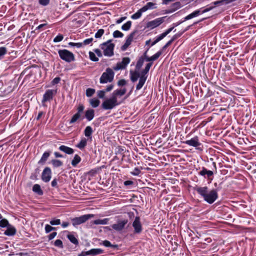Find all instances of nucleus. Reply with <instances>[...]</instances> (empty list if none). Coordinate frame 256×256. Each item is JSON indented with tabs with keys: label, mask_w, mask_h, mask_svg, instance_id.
<instances>
[{
	"label": "nucleus",
	"mask_w": 256,
	"mask_h": 256,
	"mask_svg": "<svg viewBox=\"0 0 256 256\" xmlns=\"http://www.w3.org/2000/svg\"><path fill=\"white\" fill-rule=\"evenodd\" d=\"M193 189L209 204L214 203L218 198V192L215 189L209 191L206 186L202 187L197 186L194 187Z\"/></svg>",
	"instance_id": "nucleus-1"
},
{
	"label": "nucleus",
	"mask_w": 256,
	"mask_h": 256,
	"mask_svg": "<svg viewBox=\"0 0 256 256\" xmlns=\"http://www.w3.org/2000/svg\"><path fill=\"white\" fill-rule=\"evenodd\" d=\"M213 6H210L208 8H200L198 10H196L194 12H193L192 13L186 16L185 18H184V20L182 21H179L176 23L173 24V26L174 28L175 26H177L179 24H181L182 22L186 20H189L190 19H192L194 17L198 16L199 15L202 14L206 12H209L210 10H212L213 8Z\"/></svg>",
	"instance_id": "nucleus-2"
},
{
	"label": "nucleus",
	"mask_w": 256,
	"mask_h": 256,
	"mask_svg": "<svg viewBox=\"0 0 256 256\" xmlns=\"http://www.w3.org/2000/svg\"><path fill=\"white\" fill-rule=\"evenodd\" d=\"M112 40H109L100 45V48L103 50L104 56L110 57L114 55V44L112 43Z\"/></svg>",
	"instance_id": "nucleus-3"
},
{
	"label": "nucleus",
	"mask_w": 256,
	"mask_h": 256,
	"mask_svg": "<svg viewBox=\"0 0 256 256\" xmlns=\"http://www.w3.org/2000/svg\"><path fill=\"white\" fill-rule=\"evenodd\" d=\"M152 66V63L150 62L146 64L144 69L141 72L140 78L139 79V82L138 84L136 86V90H140L142 87L144 86L146 78L147 76L146 74L150 70V67Z\"/></svg>",
	"instance_id": "nucleus-4"
},
{
	"label": "nucleus",
	"mask_w": 256,
	"mask_h": 256,
	"mask_svg": "<svg viewBox=\"0 0 256 256\" xmlns=\"http://www.w3.org/2000/svg\"><path fill=\"white\" fill-rule=\"evenodd\" d=\"M114 72L112 68H108L102 74L100 78V84L110 82L114 80Z\"/></svg>",
	"instance_id": "nucleus-5"
},
{
	"label": "nucleus",
	"mask_w": 256,
	"mask_h": 256,
	"mask_svg": "<svg viewBox=\"0 0 256 256\" xmlns=\"http://www.w3.org/2000/svg\"><path fill=\"white\" fill-rule=\"evenodd\" d=\"M58 54L60 58L66 62H70L74 60V56L73 53L67 50H60Z\"/></svg>",
	"instance_id": "nucleus-6"
},
{
	"label": "nucleus",
	"mask_w": 256,
	"mask_h": 256,
	"mask_svg": "<svg viewBox=\"0 0 256 256\" xmlns=\"http://www.w3.org/2000/svg\"><path fill=\"white\" fill-rule=\"evenodd\" d=\"M94 216V214H86L81 216L79 217L72 218L70 220L72 225L74 226H76L84 223L88 220L93 218Z\"/></svg>",
	"instance_id": "nucleus-7"
},
{
	"label": "nucleus",
	"mask_w": 256,
	"mask_h": 256,
	"mask_svg": "<svg viewBox=\"0 0 256 256\" xmlns=\"http://www.w3.org/2000/svg\"><path fill=\"white\" fill-rule=\"evenodd\" d=\"M118 100L111 97L105 100L102 104V108L105 110H112L118 106Z\"/></svg>",
	"instance_id": "nucleus-8"
},
{
	"label": "nucleus",
	"mask_w": 256,
	"mask_h": 256,
	"mask_svg": "<svg viewBox=\"0 0 256 256\" xmlns=\"http://www.w3.org/2000/svg\"><path fill=\"white\" fill-rule=\"evenodd\" d=\"M166 16H163L156 18L148 22L146 24V28L150 30L154 29L162 24L164 22Z\"/></svg>",
	"instance_id": "nucleus-9"
},
{
	"label": "nucleus",
	"mask_w": 256,
	"mask_h": 256,
	"mask_svg": "<svg viewBox=\"0 0 256 256\" xmlns=\"http://www.w3.org/2000/svg\"><path fill=\"white\" fill-rule=\"evenodd\" d=\"M132 225L134 228V232L135 234H139L142 232V228L140 222V219L139 216H136L135 218Z\"/></svg>",
	"instance_id": "nucleus-10"
},
{
	"label": "nucleus",
	"mask_w": 256,
	"mask_h": 256,
	"mask_svg": "<svg viewBox=\"0 0 256 256\" xmlns=\"http://www.w3.org/2000/svg\"><path fill=\"white\" fill-rule=\"evenodd\" d=\"M130 60L128 57L124 58L122 62H118L116 66L114 68L115 70H124L126 68L128 64L130 62Z\"/></svg>",
	"instance_id": "nucleus-11"
},
{
	"label": "nucleus",
	"mask_w": 256,
	"mask_h": 256,
	"mask_svg": "<svg viewBox=\"0 0 256 256\" xmlns=\"http://www.w3.org/2000/svg\"><path fill=\"white\" fill-rule=\"evenodd\" d=\"M128 222V219L118 220L117 223L113 224L112 227L114 230L116 231H121L124 228Z\"/></svg>",
	"instance_id": "nucleus-12"
},
{
	"label": "nucleus",
	"mask_w": 256,
	"mask_h": 256,
	"mask_svg": "<svg viewBox=\"0 0 256 256\" xmlns=\"http://www.w3.org/2000/svg\"><path fill=\"white\" fill-rule=\"evenodd\" d=\"M136 32L137 31L135 30L130 33L128 36L126 40L125 43L121 47L122 50L125 51L128 48V47L130 46L132 41L133 40L134 36Z\"/></svg>",
	"instance_id": "nucleus-13"
},
{
	"label": "nucleus",
	"mask_w": 256,
	"mask_h": 256,
	"mask_svg": "<svg viewBox=\"0 0 256 256\" xmlns=\"http://www.w3.org/2000/svg\"><path fill=\"white\" fill-rule=\"evenodd\" d=\"M56 93V90H46L44 94L42 100V102H45L48 101H50L53 98V96Z\"/></svg>",
	"instance_id": "nucleus-14"
},
{
	"label": "nucleus",
	"mask_w": 256,
	"mask_h": 256,
	"mask_svg": "<svg viewBox=\"0 0 256 256\" xmlns=\"http://www.w3.org/2000/svg\"><path fill=\"white\" fill-rule=\"evenodd\" d=\"M52 177V171L50 168L49 167H46L43 170L42 174V180L46 182H48Z\"/></svg>",
	"instance_id": "nucleus-15"
},
{
	"label": "nucleus",
	"mask_w": 256,
	"mask_h": 256,
	"mask_svg": "<svg viewBox=\"0 0 256 256\" xmlns=\"http://www.w3.org/2000/svg\"><path fill=\"white\" fill-rule=\"evenodd\" d=\"M184 142L186 144L194 147H198L201 145V144L199 141L198 137V136H196L190 140H186Z\"/></svg>",
	"instance_id": "nucleus-16"
},
{
	"label": "nucleus",
	"mask_w": 256,
	"mask_h": 256,
	"mask_svg": "<svg viewBox=\"0 0 256 256\" xmlns=\"http://www.w3.org/2000/svg\"><path fill=\"white\" fill-rule=\"evenodd\" d=\"M198 174V175L203 176L204 178H210L214 175L213 171L208 170L204 167H202V170Z\"/></svg>",
	"instance_id": "nucleus-17"
},
{
	"label": "nucleus",
	"mask_w": 256,
	"mask_h": 256,
	"mask_svg": "<svg viewBox=\"0 0 256 256\" xmlns=\"http://www.w3.org/2000/svg\"><path fill=\"white\" fill-rule=\"evenodd\" d=\"M126 92V89L124 88L122 89H117L114 90L112 94V98H114L115 100H117L118 97H120L124 96Z\"/></svg>",
	"instance_id": "nucleus-18"
},
{
	"label": "nucleus",
	"mask_w": 256,
	"mask_h": 256,
	"mask_svg": "<svg viewBox=\"0 0 256 256\" xmlns=\"http://www.w3.org/2000/svg\"><path fill=\"white\" fill-rule=\"evenodd\" d=\"M182 7V4L180 2H177L172 4L169 10L166 11V14L172 13Z\"/></svg>",
	"instance_id": "nucleus-19"
},
{
	"label": "nucleus",
	"mask_w": 256,
	"mask_h": 256,
	"mask_svg": "<svg viewBox=\"0 0 256 256\" xmlns=\"http://www.w3.org/2000/svg\"><path fill=\"white\" fill-rule=\"evenodd\" d=\"M16 228L10 224L6 230L4 232V234L8 236H13L16 233Z\"/></svg>",
	"instance_id": "nucleus-20"
},
{
	"label": "nucleus",
	"mask_w": 256,
	"mask_h": 256,
	"mask_svg": "<svg viewBox=\"0 0 256 256\" xmlns=\"http://www.w3.org/2000/svg\"><path fill=\"white\" fill-rule=\"evenodd\" d=\"M58 149L68 154H73L74 152V150L68 146H67L64 145H62Z\"/></svg>",
	"instance_id": "nucleus-21"
},
{
	"label": "nucleus",
	"mask_w": 256,
	"mask_h": 256,
	"mask_svg": "<svg viewBox=\"0 0 256 256\" xmlns=\"http://www.w3.org/2000/svg\"><path fill=\"white\" fill-rule=\"evenodd\" d=\"M156 4L152 2H148L145 6L142 8V10L145 12L148 10H153L156 8Z\"/></svg>",
	"instance_id": "nucleus-22"
},
{
	"label": "nucleus",
	"mask_w": 256,
	"mask_h": 256,
	"mask_svg": "<svg viewBox=\"0 0 256 256\" xmlns=\"http://www.w3.org/2000/svg\"><path fill=\"white\" fill-rule=\"evenodd\" d=\"M130 78L132 82H136L140 76V74L138 71L130 70Z\"/></svg>",
	"instance_id": "nucleus-23"
},
{
	"label": "nucleus",
	"mask_w": 256,
	"mask_h": 256,
	"mask_svg": "<svg viewBox=\"0 0 256 256\" xmlns=\"http://www.w3.org/2000/svg\"><path fill=\"white\" fill-rule=\"evenodd\" d=\"M94 116V110L92 109H89L85 112V117L88 121L92 120Z\"/></svg>",
	"instance_id": "nucleus-24"
},
{
	"label": "nucleus",
	"mask_w": 256,
	"mask_h": 256,
	"mask_svg": "<svg viewBox=\"0 0 256 256\" xmlns=\"http://www.w3.org/2000/svg\"><path fill=\"white\" fill-rule=\"evenodd\" d=\"M50 153L51 152L50 151H46L45 152L41 158L40 159V160H39V162H38V163L39 164H44L46 162V160H48V158L50 156Z\"/></svg>",
	"instance_id": "nucleus-25"
},
{
	"label": "nucleus",
	"mask_w": 256,
	"mask_h": 256,
	"mask_svg": "<svg viewBox=\"0 0 256 256\" xmlns=\"http://www.w3.org/2000/svg\"><path fill=\"white\" fill-rule=\"evenodd\" d=\"M87 141L88 140H86L84 138H81L80 142L76 145V146L80 150H82L86 146Z\"/></svg>",
	"instance_id": "nucleus-26"
},
{
	"label": "nucleus",
	"mask_w": 256,
	"mask_h": 256,
	"mask_svg": "<svg viewBox=\"0 0 256 256\" xmlns=\"http://www.w3.org/2000/svg\"><path fill=\"white\" fill-rule=\"evenodd\" d=\"M90 251V256H95L102 254L104 252V250L101 248H92Z\"/></svg>",
	"instance_id": "nucleus-27"
},
{
	"label": "nucleus",
	"mask_w": 256,
	"mask_h": 256,
	"mask_svg": "<svg viewBox=\"0 0 256 256\" xmlns=\"http://www.w3.org/2000/svg\"><path fill=\"white\" fill-rule=\"evenodd\" d=\"M92 132L93 130L92 127L90 126H87L84 130V134L86 137L92 139Z\"/></svg>",
	"instance_id": "nucleus-28"
},
{
	"label": "nucleus",
	"mask_w": 256,
	"mask_h": 256,
	"mask_svg": "<svg viewBox=\"0 0 256 256\" xmlns=\"http://www.w3.org/2000/svg\"><path fill=\"white\" fill-rule=\"evenodd\" d=\"M32 190L40 196L43 194V192L41 189L40 186L38 184H35L32 187Z\"/></svg>",
	"instance_id": "nucleus-29"
},
{
	"label": "nucleus",
	"mask_w": 256,
	"mask_h": 256,
	"mask_svg": "<svg viewBox=\"0 0 256 256\" xmlns=\"http://www.w3.org/2000/svg\"><path fill=\"white\" fill-rule=\"evenodd\" d=\"M109 219L108 218H106L102 220L101 219H98L96 220H94L92 222V224H108Z\"/></svg>",
	"instance_id": "nucleus-30"
},
{
	"label": "nucleus",
	"mask_w": 256,
	"mask_h": 256,
	"mask_svg": "<svg viewBox=\"0 0 256 256\" xmlns=\"http://www.w3.org/2000/svg\"><path fill=\"white\" fill-rule=\"evenodd\" d=\"M80 161V157L78 154H75L74 158L72 160L71 164L73 166L76 167Z\"/></svg>",
	"instance_id": "nucleus-31"
},
{
	"label": "nucleus",
	"mask_w": 256,
	"mask_h": 256,
	"mask_svg": "<svg viewBox=\"0 0 256 256\" xmlns=\"http://www.w3.org/2000/svg\"><path fill=\"white\" fill-rule=\"evenodd\" d=\"M90 104L92 108H96L99 106L100 101L96 98H93L90 100Z\"/></svg>",
	"instance_id": "nucleus-32"
},
{
	"label": "nucleus",
	"mask_w": 256,
	"mask_h": 256,
	"mask_svg": "<svg viewBox=\"0 0 256 256\" xmlns=\"http://www.w3.org/2000/svg\"><path fill=\"white\" fill-rule=\"evenodd\" d=\"M67 238L69 240L74 244L78 245V239L74 234H69L67 236Z\"/></svg>",
	"instance_id": "nucleus-33"
},
{
	"label": "nucleus",
	"mask_w": 256,
	"mask_h": 256,
	"mask_svg": "<svg viewBox=\"0 0 256 256\" xmlns=\"http://www.w3.org/2000/svg\"><path fill=\"white\" fill-rule=\"evenodd\" d=\"M51 163L54 168L60 167L63 164V163L61 160L56 159L52 160H51Z\"/></svg>",
	"instance_id": "nucleus-34"
},
{
	"label": "nucleus",
	"mask_w": 256,
	"mask_h": 256,
	"mask_svg": "<svg viewBox=\"0 0 256 256\" xmlns=\"http://www.w3.org/2000/svg\"><path fill=\"white\" fill-rule=\"evenodd\" d=\"M132 26V22L129 20L122 26V30L124 31L128 30Z\"/></svg>",
	"instance_id": "nucleus-35"
},
{
	"label": "nucleus",
	"mask_w": 256,
	"mask_h": 256,
	"mask_svg": "<svg viewBox=\"0 0 256 256\" xmlns=\"http://www.w3.org/2000/svg\"><path fill=\"white\" fill-rule=\"evenodd\" d=\"M143 10H142V8L139 10L137 12H136L135 14H133L131 16V18L133 20H136L140 18L142 16V14L143 12Z\"/></svg>",
	"instance_id": "nucleus-36"
},
{
	"label": "nucleus",
	"mask_w": 256,
	"mask_h": 256,
	"mask_svg": "<svg viewBox=\"0 0 256 256\" xmlns=\"http://www.w3.org/2000/svg\"><path fill=\"white\" fill-rule=\"evenodd\" d=\"M144 62V58L142 56L138 59V60L136 64V70H138L141 68V67L143 65Z\"/></svg>",
	"instance_id": "nucleus-37"
},
{
	"label": "nucleus",
	"mask_w": 256,
	"mask_h": 256,
	"mask_svg": "<svg viewBox=\"0 0 256 256\" xmlns=\"http://www.w3.org/2000/svg\"><path fill=\"white\" fill-rule=\"evenodd\" d=\"M81 116L79 114H75L69 121V124H72L76 122L80 118Z\"/></svg>",
	"instance_id": "nucleus-38"
},
{
	"label": "nucleus",
	"mask_w": 256,
	"mask_h": 256,
	"mask_svg": "<svg viewBox=\"0 0 256 256\" xmlns=\"http://www.w3.org/2000/svg\"><path fill=\"white\" fill-rule=\"evenodd\" d=\"M10 224L6 219L4 218L0 220V227L1 228H7Z\"/></svg>",
	"instance_id": "nucleus-39"
},
{
	"label": "nucleus",
	"mask_w": 256,
	"mask_h": 256,
	"mask_svg": "<svg viewBox=\"0 0 256 256\" xmlns=\"http://www.w3.org/2000/svg\"><path fill=\"white\" fill-rule=\"evenodd\" d=\"M112 36L114 38H122L124 34L118 30H116L114 32Z\"/></svg>",
	"instance_id": "nucleus-40"
},
{
	"label": "nucleus",
	"mask_w": 256,
	"mask_h": 256,
	"mask_svg": "<svg viewBox=\"0 0 256 256\" xmlns=\"http://www.w3.org/2000/svg\"><path fill=\"white\" fill-rule=\"evenodd\" d=\"M104 29H100L95 34L94 37L96 38H100L102 35L104 34Z\"/></svg>",
	"instance_id": "nucleus-41"
},
{
	"label": "nucleus",
	"mask_w": 256,
	"mask_h": 256,
	"mask_svg": "<svg viewBox=\"0 0 256 256\" xmlns=\"http://www.w3.org/2000/svg\"><path fill=\"white\" fill-rule=\"evenodd\" d=\"M142 169V168H135L134 170L130 172V174L133 176H138L141 173V170Z\"/></svg>",
	"instance_id": "nucleus-42"
},
{
	"label": "nucleus",
	"mask_w": 256,
	"mask_h": 256,
	"mask_svg": "<svg viewBox=\"0 0 256 256\" xmlns=\"http://www.w3.org/2000/svg\"><path fill=\"white\" fill-rule=\"evenodd\" d=\"M102 244H104V246L106 247H112L113 248H118V245L112 244L110 241L107 240H105L103 241Z\"/></svg>",
	"instance_id": "nucleus-43"
},
{
	"label": "nucleus",
	"mask_w": 256,
	"mask_h": 256,
	"mask_svg": "<svg viewBox=\"0 0 256 256\" xmlns=\"http://www.w3.org/2000/svg\"><path fill=\"white\" fill-rule=\"evenodd\" d=\"M88 54L91 60L93 62H98V58L96 56L94 52H89Z\"/></svg>",
	"instance_id": "nucleus-44"
},
{
	"label": "nucleus",
	"mask_w": 256,
	"mask_h": 256,
	"mask_svg": "<svg viewBox=\"0 0 256 256\" xmlns=\"http://www.w3.org/2000/svg\"><path fill=\"white\" fill-rule=\"evenodd\" d=\"M7 52L8 50L6 47H0V59L7 53Z\"/></svg>",
	"instance_id": "nucleus-45"
},
{
	"label": "nucleus",
	"mask_w": 256,
	"mask_h": 256,
	"mask_svg": "<svg viewBox=\"0 0 256 256\" xmlns=\"http://www.w3.org/2000/svg\"><path fill=\"white\" fill-rule=\"evenodd\" d=\"M95 92V90L94 88H88L86 90V96L88 97L92 96Z\"/></svg>",
	"instance_id": "nucleus-46"
},
{
	"label": "nucleus",
	"mask_w": 256,
	"mask_h": 256,
	"mask_svg": "<svg viewBox=\"0 0 256 256\" xmlns=\"http://www.w3.org/2000/svg\"><path fill=\"white\" fill-rule=\"evenodd\" d=\"M164 37L163 36L162 34H160L158 36L156 40L152 43L151 46H153L154 45L156 44L157 42L162 40Z\"/></svg>",
	"instance_id": "nucleus-47"
},
{
	"label": "nucleus",
	"mask_w": 256,
	"mask_h": 256,
	"mask_svg": "<svg viewBox=\"0 0 256 256\" xmlns=\"http://www.w3.org/2000/svg\"><path fill=\"white\" fill-rule=\"evenodd\" d=\"M56 228L52 227L49 224L45 226V231L46 234L50 232L52 230H56Z\"/></svg>",
	"instance_id": "nucleus-48"
},
{
	"label": "nucleus",
	"mask_w": 256,
	"mask_h": 256,
	"mask_svg": "<svg viewBox=\"0 0 256 256\" xmlns=\"http://www.w3.org/2000/svg\"><path fill=\"white\" fill-rule=\"evenodd\" d=\"M64 38V36L62 34H58L56 36L53 41L54 42H61Z\"/></svg>",
	"instance_id": "nucleus-49"
},
{
	"label": "nucleus",
	"mask_w": 256,
	"mask_h": 256,
	"mask_svg": "<svg viewBox=\"0 0 256 256\" xmlns=\"http://www.w3.org/2000/svg\"><path fill=\"white\" fill-rule=\"evenodd\" d=\"M84 108V107L82 104H79L77 108V112L76 114L81 116V114L83 112Z\"/></svg>",
	"instance_id": "nucleus-50"
},
{
	"label": "nucleus",
	"mask_w": 256,
	"mask_h": 256,
	"mask_svg": "<svg viewBox=\"0 0 256 256\" xmlns=\"http://www.w3.org/2000/svg\"><path fill=\"white\" fill-rule=\"evenodd\" d=\"M52 226L59 225L60 224V219H54L50 222Z\"/></svg>",
	"instance_id": "nucleus-51"
},
{
	"label": "nucleus",
	"mask_w": 256,
	"mask_h": 256,
	"mask_svg": "<svg viewBox=\"0 0 256 256\" xmlns=\"http://www.w3.org/2000/svg\"><path fill=\"white\" fill-rule=\"evenodd\" d=\"M162 50H160L156 54H155L154 55L152 56L153 61L157 60L160 56L162 54Z\"/></svg>",
	"instance_id": "nucleus-52"
},
{
	"label": "nucleus",
	"mask_w": 256,
	"mask_h": 256,
	"mask_svg": "<svg viewBox=\"0 0 256 256\" xmlns=\"http://www.w3.org/2000/svg\"><path fill=\"white\" fill-rule=\"evenodd\" d=\"M162 50H160L156 54H155L154 55L152 56L153 61L157 60L160 56L162 54Z\"/></svg>",
	"instance_id": "nucleus-53"
},
{
	"label": "nucleus",
	"mask_w": 256,
	"mask_h": 256,
	"mask_svg": "<svg viewBox=\"0 0 256 256\" xmlns=\"http://www.w3.org/2000/svg\"><path fill=\"white\" fill-rule=\"evenodd\" d=\"M54 244L56 246L60 248H63L62 242L60 240H56L54 242Z\"/></svg>",
	"instance_id": "nucleus-54"
},
{
	"label": "nucleus",
	"mask_w": 256,
	"mask_h": 256,
	"mask_svg": "<svg viewBox=\"0 0 256 256\" xmlns=\"http://www.w3.org/2000/svg\"><path fill=\"white\" fill-rule=\"evenodd\" d=\"M93 40L92 38L84 40L82 42V46L89 44L92 42Z\"/></svg>",
	"instance_id": "nucleus-55"
},
{
	"label": "nucleus",
	"mask_w": 256,
	"mask_h": 256,
	"mask_svg": "<svg viewBox=\"0 0 256 256\" xmlns=\"http://www.w3.org/2000/svg\"><path fill=\"white\" fill-rule=\"evenodd\" d=\"M174 28V26L166 30L162 34L163 35L164 37H166L168 34H170Z\"/></svg>",
	"instance_id": "nucleus-56"
},
{
	"label": "nucleus",
	"mask_w": 256,
	"mask_h": 256,
	"mask_svg": "<svg viewBox=\"0 0 256 256\" xmlns=\"http://www.w3.org/2000/svg\"><path fill=\"white\" fill-rule=\"evenodd\" d=\"M106 91L104 90H99L98 92V96L100 98H104L105 95Z\"/></svg>",
	"instance_id": "nucleus-57"
},
{
	"label": "nucleus",
	"mask_w": 256,
	"mask_h": 256,
	"mask_svg": "<svg viewBox=\"0 0 256 256\" xmlns=\"http://www.w3.org/2000/svg\"><path fill=\"white\" fill-rule=\"evenodd\" d=\"M126 84V80L124 79L120 80L118 82V85L120 86H124Z\"/></svg>",
	"instance_id": "nucleus-58"
},
{
	"label": "nucleus",
	"mask_w": 256,
	"mask_h": 256,
	"mask_svg": "<svg viewBox=\"0 0 256 256\" xmlns=\"http://www.w3.org/2000/svg\"><path fill=\"white\" fill-rule=\"evenodd\" d=\"M50 2V0H39L40 4L46 6H47Z\"/></svg>",
	"instance_id": "nucleus-59"
},
{
	"label": "nucleus",
	"mask_w": 256,
	"mask_h": 256,
	"mask_svg": "<svg viewBox=\"0 0 256 256\" xmlns=\"http://www.w3.org/2000/svg\"><path fill=\"white\" fill-rule=\"evenodd\" d=\"M78 256H90V251H82Z\"/></svg>",
	"instance_id": "nucleus-60"
},
{
	"label": "nucleus",
	"mask_w": 256,
	"mask_h": 256,
	"mask_svg": "<svg viewBox=\"0 0 256 256\" xmlns=\"http://www.w3.org/2000/svg\"><path fill=\"white\" fill-rule=\"evenodd\" d=\"M94 51L98 57H102V54L100 50L96 48L94 49Z\"/></svg>",
	"instance_id": "nucleus-61"
},
{
	"label": "nucleus",
	"mask_w": 256,
	"mask_h": 256,
	"mask_svg": "<svg viewBox=\"0 0 256 256\" xmlns=\"http://www.w3.org/2000/svg\"><path fill=\"white\" fill-rule=\"evenodd\" d=\"M60 78L59 77L55 78L52 81V84H56L60 82Z\"/></svg>",
	"instance_id": "nucleus-62"
},
{
	"label": "nucleus",
	"mask_w": 256,
	"mask_h": 256,
	"mask_svg": "<svg viewBox=\"0 0 256 256\" xmlns=\"http://www.w3.org/2000/svg\"><path fill=\"white\" fill-rule=\"evenodd\" d=\"M57 234L56 232H53L52 234H50L48 236V238L49 240H52Z\"/></svg>",
	"instance_id": "nucleus-63"
},
{
	"label": "nucleus",
	"mask_w": 256,
	"mask_h": 256,
	"mask_svg": "<svg viewBox=\"0 0 256 256\" xmlns=\"http://www.w3.org/2000/svg\"><path fill=\"white\" fill-rule=\"evenodd\" d=\"M180 35L181 34H176L172 36V38L170 40L172 43V42L180 37Z\"/></svg>",
	"instance_id": "nucleus-64"
}]
</instances>
